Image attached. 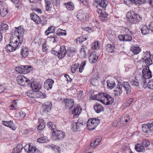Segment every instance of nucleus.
Wrapping results in <instances>:
<instances>
[{"instance_id":"34","label":"nucleus","mask_w":153,"mask_h":153,"mask_svg":"<svg viewBox=\"0 0 153 153\" xmlns=\"http://www.w3.org/2000/svg\"><path fill=\"white\" fill-rule=\"evenodd\" d=\"M120 118L116 120L113 123V126L118 127L123 126V124Z\"/></svg>"},{"instance_id":"39","label":"nucleus","mask_w":153,"mask_h":153,"mask_svg":"<svg viewBox=\"0 0 153 153\" xmlns=\"http://www.w3.org/2000/svg\"><path fill=\"white\" fill-rule=\"evenodd\" d=\"M141 32L143 35H146L149 32V29L146 25H144L141 29Z\"/></svg>"},{"instance_id":"7","label":"nucleus","mask_w":153,"mask_h":153,"mask_svg":"<svg viewBox=\"0 0 153 153\" xmlns=\"http://www.w3.org/2000/svg\"><path fill=\"white\" fill-rule=\"evenodd\" d=\"M94 6L97 7L99 10L104 11L107 3L105 0H95L93 2Z\"/></svg>"},{"instance_id":"2","label":"nucleus","mask_w":153,"mask_h":153,"mask_svg":"<svg viewBox=\"0 0 153 153\" xmlns=\"http://www.w3.org/2000/svg\"><path fill=\"white\" fill-rule=\"evenodd\" d=\"M126 17L128 21L132 24L136 23L138 22L140 19L138 14L131 11L127 13Z\"/></svg>"},{"instance_id":"53","label":"nucleus","mask_w":153,"mask_h":153,"mask_svg":"<svg viewBox=\"0 0 153 153\" xmlns=\"http://www.w3.org/2000/svg\"><path fill=\"white\" fill-rule=\"evenodd\" d=\"M86 64V61H84L82 62L79 68V72L80 73H82V71L83 70L84 67L85 65Z\"/></svg>"},{"instance_id":"28","label":"nucleus","mask_w":153,"mask_h":153,"mask_svg":"<svg viewBox=\"0 0 153 153\" xmlns=\"http://www.w3.org/2000/svg\"><path fill=\"white\" fill-rule=\"evenodd\" d=\"M76 52V48L73 47H70L68 49L67 53L69 56L72 57Z\"/></svg>"},{"instance_id":"49","label":"nucleus","mask_w":153,"mask_h":153,"mask_svg":"<svg viewBox=\"0 0 153 153\" xmlns=\"http://www.w3.org/2000/svg\"><path fill=\"white\" fill-rule=\"evenodd\" d=\"M30 81L28 79L26 78V80H23L22 83H20V84H19L20 85L24 86H28L29 84L30 83Z\"/></svg>"},{"instance_id":"30","label":"nucleus","mask_w":153,"mask_h":153,"mask_svg":"<svg viewBox=\"0 0 153 153\" xmlns=\"http://www.w3.org/2000/svg\"><path fill=\"white\" fill-rule=\"evenodd\" d=\"M28 50L26 47L23 48L21 51V55L24 58L27 57L29 54Z\"/></svg>"},{"instance_id":"22","label":"nucleus","mask_w":153,"mask_h":153,"mask_svg":"<svg viewBox=\"0 0 153 153\" xmlns=\"http://www.w3.org/2000/svg\"><path fill=\"white\" fill-rule=\"evenodd\" d=\"M127 1H129L131 3H134L137 6L140 4H144L146 2V1L145 0H124V2L125 3L127 2Z\"/></svg>"},{"instance_id":"13","label":"nucleus","mask_w":153,"mask_h":153,"mask_svg":"<svg viewBox=\"0 0 153 153\" xmlns=\"http://www.w3.org/2000/svg\"><path fill=\"white\" fill-rule=\"evenodd\" d=\"M54 83V81L52 79H47L45 82L44 83V87L47 90L52 88V85Z\"/></svg>"},{"instance_id":"6","label":"nucleus","mask_w":153,"mask_h":153,"mask_svg":"<svg viewBox=\"0 0 153 153\" xmlns=\"http://www.w3.org/2000/svg\"><path fill=\"white\" fill-rule=\"evenodd\" d=\"M19 42L18 41L16 40L13 42V41H10V44L7 45L5 47V49L7 51L9 52H13L18 49L21 45H19Z\"/></svg>"},{"instance_id":"4","label":"nucleus","mask_w":153,"mask_h":153,"mask_svg":"<svg viewBox=\"0 0 153 153\" xmlns=\"http://www.w3.org/2000/svg\"><path fill=\"white\" fill-rule=\"evenodd\" d=\"M52 138L53 140L55 141H61L65 137V133L63 131L59 130H56L52 132Z\"/></svg>"},{"instance_id":"18","label":"nucleus","mask_w":153,"mask_h":153,"mask_svg":"<svg viewBox=\"0 0 153 153\" xmlns=\"http://www.w3.org/2000/svg\"><path fill=\"white\" fill-rule=\"evenodd\" d=\"M98 57L97 55L96 52H92L89 57V61L91 63H95L98 59Z\"/></svg>"},{"instance_id":"55","label":"nucleus","mask_w":153,"mask_h":153,"mask_svg":"<svg viewBox=\"0 0 153 153\" xmlns=\"http://www.w3.org/2000/svg\"><path fill=\"white\" fill-rule=\"evenodd\" d=\"M124 41H131L132 39L131 36L128 35H125L124 37Z\"/></svg>"},{"instance_id":"19","label":"nucleus","mask_w":153,"mask_h":153,"mask_svg":"<svg viewBox=\"0 0 153 153\" xmlns=\"http://www.w3.org/2000/svg\"><path fill=\"white\" fill-rule=\"evenodd\" d=\"M71 126L72 130L74 132L79 131L81 130V128L79 124L74 121H73Z\"/></svg>"},{"instance_id":"14","label":"nucleus","mask_w":153,"mask_h":153,"mask_svg":"<svg viewBox=\"0 0 153 153\" xmlns=\"http://www.w3.org/2000/svg\"><path fill=\"white\" fill-rule=\"evenodd\" d=\"M67 51L65 46L62 45L60 47L58 51V57L59 59H62L65 56Z\"/></svg>"},{"instance_id":"1","label":"nucleus","mask_w":153,"mask_h":153,"mask_svg":"<svg viewBox=\"0 0 153 153\" xmlns=\"http://www.w3.org/2000/svg\"><path fill=\"white\" fill-rule=\"evenodd\" d=\"M92 99L100 101L105 105L111 104L114 102V99L105 93H99L97 95L92 96Z\"/></svg>"},{"instance_id":"31","label":"nucleus","mask_w":153,"mask_h":153,"mask_svg":"<svg viewBox=\"0 0 153 153\" xmlns=\"http://www.w3.org/2000/svg\"><path fill=\"white\" fill-rule=\"evenodd\" d=\"M131 51L134 54H137L140 51L141 49L139 47L133 46L131 47Z\"/></svg>"},{"instance_id":"12","label":"nucleus","mask_w":153,"mask_h":153,"mask_svg":"<svg viewBox=\"0 0 153 153\" xmlns=\"http://www.w3.org/2000/svg\"><path fill=\"white\" fill-rule=\"evenodd\" d=\"M63 103H64L65 105L66 108H69L71 110V108H73L74 105V101L72 99H66L63 101Z\"/></svg>"},{"instance_id":"54","label":"nucleus","mask_w":153,"mask_h":153,"mask_svg":"<svg viewBox=\"0 0 153 153\" xmlns=\"http://www.w3.org/2000/svg\"><path fill=\"white\" fill-rule=\"evenodd\" d=\"M80 55H81L82 57H85L86 53L84 47H82L80 50Z\"/></svg>"},{"instance_id":"52","label":"nucleus","mask_w":153,"mask_h":153,"mask_svg":"<svg viewBox=\"0 0 153 153\" xmlns=\"http://www.w3.org/2000/svg\"><path fill=\"white\" fill-rule=\"evenodd\" d=\"M141 144L143 146H145V147H148L150 145L149 141L148 140L145 139L143 140Z\"/></svg>"},{"instance_id":"63","label":"nucleus","mask_w":153,"mask_h":153,"mask_svg":"<svg viewBox=\"0 0 153 153\" xmlns=\"http://www.w3.org/2000/svg\"><path fill=\"white\" fill-rule=\"evenodd\" d=\"M77 122V123L78 124H79L81 128L84 126L85 124V122L79 120V119L78 120Z\"/></svg>"},{"instance_id":"50","label":"nucleus","mask_w":153,"mask_h":153,"mask_svg":"<svg viewBox=\"0 0 153 153\" xmlns=\"http://www.w3.org/2000/svg\"><path fill=\"white\" fill-rule=\"evenodd\" d=\"M48 146L49 148L52 149H53L54 151V152L57 151V150H58L60 149V148L59 147L53 144L49 145Z\"/></svg>"},{"instance_id":"26","label":"nucleus","mask_w":153,"mask_h":153,"mask_svg":"<svg viewBox=\"0 0 153 153\" xmlns=\"http://www.w3.org/2000/svg\"><path fill=\"white\" fill-rule=\"evenodd\" d=\"M122 85H123V90L124 89L127 93L128 92L131 91V87L128 82H123Z\"/></svg>"},{"instance_id":"57","label":"nucleus","mask_w":153,"mask_h":153,"mask_svg":"<svg viewBox=\"0 0 153 153\" xmlns=\"http://www.w3.org/2000/svg\"><path fill=\"white\" fill-rule=\"evenodd\" d=\"M133 101V99L132 98L130 99L127 102H126L124 104V108H126V107L129 106L132 102Z\"/></svg>"},{"instance_id":"41","label":"nucleus","mask_w":153,"mask_h":153,"mask_svg":"<svg viewBox=\"0 0 153 153\" xmlns=\"http://www.w3.org/2000/svg\"><path fill=\"white\" fill-rule=\"evenodd\" d=\"M37 141L39 143H43L48 142V140L46 137L45 136L38 138Z\"/></svg>"},{"instance_id":"23","label":"nucleus","mask_w":153,"mask_h":153,"mask_svg":"<svg viewBox=\"0 0 153 153\" xmlns=\"http://www.w3.org/2000/svg\"><path fill=\"white\" fill-rule=\"evenodd\" d=\"M151 126L150 123H148L146 125H143L142 128L143 132L146 133H148L151 131Z\"/></svg>"},{"instance_id":"11","label":"nucleus","mask_w":153,"mask_h":153,"mask_svg":"<svg viewBox=\"0 0 153 153\" xmlns=\"http://www.w3.org/2000/svg\"><path fill=\"white\" fill-rule=\"evenodd\" d=\"M87 15L85 11L80 10L77 15V18L81 21H85L87 19Z\"/></svg>"},{"instance_id":"37","label":"nucleus","mask_w":153,"mask_h":153,"mask_svg":"<svg viewBox=\"0 0 153 153\" xmlns=\"http://www.w3.org/2000/svg\"><path fill=\"white\" fill-rule=\"evenodd\" d=\"M98 12L99 13H100V15L99 17L101 20H103V18H106L108 16V14L106 12H105L103 10H99L98 11Z\"/></svg>"},{"instance_id":"51","label":"nucleus","mask_w":153,"mask_h":153,"mask_svg":"<svg viewBox=\"0 0 153 153\" xmlns=\"http://www.w3.org/2000/svg\"><path fill=\"white\" fill-rule=\"evenodd\" d=\"M36 94L38 95V97H41V98H45L46 97V95L45 94L42 93L40 91H37L36 92Z\"/></svg>"},{"instance_id":"5","label":"nucleus","mask_w":153,"mask_h":153,"mask_svg":"<svg viewBox=\"0 0 153 153\" xmlns=\"http://www.w3.org/2000/svg\"><path fill=\"white\" fill-rule=\"evenodd\" d=\"M100 120L98 119L94 118L89 120L87 123L88 128L90 130L94 129L99 124Z\"/></svg>"},{"instance_id":"47","label":"nucleus","mask_w":153,"mask_h":153,"mask_svg":"<svg viewBox=\"0 0 153 153\" xmlns=\"http://www.w3.org/2000/svg\"><path fill=\"white\" fill-rule=\"evenodd\" d=\"M151 55L150 54V51H146L143 54V57L142 58V59L143 60L145 59H147L149 58H151Z\"/></svg>"},{"instance_id":"24","label":"nucleus","mask_w":153,"mask_h":153,"mask_svg":"<svg viewBox=\"0 0 153 153\" xmlns=\"http://www.w3.org/2000/svg\"><path fill=\"white\" fill-rule=\"evenodd\" d=\"M94 110L97 113H99L104 111V108L100 104L96 103L94 106Z\"/></svg>"},{"instance_id":"48","label":"nucleus","mask_w":153,"mask_h":153,"mask_svg":"<svg viewBox=\"0 0 153 153\" xmlns=\"http://www.w3.org/2000/svg\"><path fill=\"white\" fill-rule=\"evenodd\" d=\"M92 45V48L93 49H98L100 47V45L98 41H95Z\"/></svg>"},{"instance_id":"25","label":"nucleus","mask_w":153,"mask_h":153,"mask_svg":"<svg viewBox=\"0 0 153 153\" xmlns=\"http://www.w3.org/2000/svg\"><path fill=\"white\" fill-rule=\"evenodd\" d=\"M122 122L123 123L124 126L128 122L131 121L129 115H123L120 117Z\"/></svg>"},{"instance_id":"27","label":"nucleus","mask_w":153,"mask_h":153,"mask_svg":"<svg viewBox=\"0 0 153 153\" xmlns=\"http://www.w3.org/2000/svg\"><path fill=\"white\" fill-rule=\"evenodd\" d=\"M56 27L54 26H51L49 27L48 30L45 32V34L46 36H48L51 33H54L55 31Z\"/></svg>"},{"instance_id":"21","label":"nucleus","mask_w":153,"mask_h":153,"mask_svg":"<svg viewBox=\"0 0 153 153\" xmlns=\"http://www.w3.org/2000/svg\"><path fill=\"white\" fill-rule=\"evenodd\" d=\"M82 111L81 108L78 105L74 106L73 109L71 111L72 114L74 115H79Z\"/></svg>"},{"instance_id":"15","label":"nucleus","mask_w":153,"mask_h":153,"mask_svg":"<svg viewBox=\"0 0 153 153\" xmlns=\"http://www.w3.org/2000/svg\"><path fill=\"white\" fill-rule=\"evenodd\" d=\"M8 12V10L4 5V3L0 1V14L1 16L4 17L7 15Z\"/></svg>"},{"instance_id":"10","label":"nucleus","mask_w":153,"mask_h":153,"mask_svg":"<svg viewBox=\"0 0 153 153\" xmlns=\"http://www.w3.org/2000/svg\"><path fill=\"white\" fill-rule=\"evenodd\" d=\"M52 104L50 102H45L41 109V111L45 114H47V112H49L51 110Z\"/></svg>"},{"instance_id":"42","label":"nucleus","mask_w":153,"mask_h":153,"mask_svg":"<svg viewBox=\"0 0 153 153\" xmlns=\"http://www.w3.org/2000/svg\"><path fill=\"white\" fill-rule=\"evenodd\" d=\"M106 46V49L108 52L110 53L113 52L115 48L114 45L108 44Z\"/></svg>"},{"instance_id":"60","label":"nucleus","mask_w":153,"mask_h":153,"mask_svg":"<svg viewBox=\"0 0 153 153\" xmlns=\"http://www.w3.org/2000/svg\"><path fill=\"white\" fill-rule=\"evenodd\" d=\"M45 123H39V125L37 127V129L39 130H42L45 128Z\"/></svg>"},{"instance_id":"32","label":"nucleus","mask_w":153,"mask_h":153,"mask_svg":"<svg viewBox=\"0 0 153 153\" xmlns=\"http://www.w3.org/2000/svg\"><path fill=\"white\" fill-rule=\"evenodd\" d=\"M28 146V152H38V150L36 149L35 146H34L32 144L30 143Z\"/></svg>"},{"instance_id":"3","label":"nucleus","mask_w":153,"mask_h":153,"mask_svg":"<svg viewBox=\"0 0 153 153\" xmlns=\"http://www.w3.org/2000/svg\"><path fill=\"white\" fill-rule=\"evenodd\" d=\"M14 35L16 36L18 39V42H19V45H21L23 41V36L25 32L23 28L21 26L18 27H15Z\"/></svg>"},{"instance_id":"64","label":"nucleus","mask_w":153,"mask_h":153,"mask_svg":"<svg viewBox=\"0 0 153 153\" xmlns=\"http://www.w3.org/2000/svg\"><path fill=\"white\" fill-rule=\"evenodd\" d=\"M130 83L132 85H134L137 86H139V84L138 82L134 80H129Z\"/></svg>"},{"instance_id":"62","label":"nucleus","mask_w":153,"mask_h":153,"mask_svg":"<svg viewBox=\"0 0 153 153\" xmlns=\"http://www.w3.org/2000/svg\"><path fill=\"white\" fill-rule=\"evenodd\" d=\"M27 101L30 103H34L35 102L36 100L35 98L33 97L28 98Z\"/></svg>"},{"instance_id":"33","label":"nucleus","mask_w":153,"mask_h":153,"mask_svg":"<svg viewBox=\"0 0 153 153\" xmlns=\"http://www.w3.org/2000/svg\"><path fill=\"white\" fill-rule=\"evenodd\" d=\"M23 149L22 145L18 144L16 146L14 149L11 153H20Z\"/></svg>"},{"instance_id":"35","label":"nucleus","mask_w":153,"mask_h":153,"mask_svg":"<svg viewBox=\"0 0 153 153\" xmlns=\"http://www.w3.org/2000/svg\"><path fill=\"white\" fill-rule=\"evenodd\" d=\"M136 150L138 152H143L145 150L144 147L141 144L137 143L135 146Z\"/></svg>"},{"instance_id":"29","label":"nucleus","mask_w":153,"mask_h":153,"mask_svg":"<svg viewBox=\"0 0 153 153\" xmlns=\"http://www.w3.org/2000/svg\"><path fill=\"white\" fill-rule=\"evenodd\" d=\"M66 8L69 10H73L74 9V4L72 2H68L67 3L64 4Z\"/></svg>"},{"instance_id":"17","label":"nucleus","mask_w":153,"mask_h":153,"mask_svg":"<svg viewBox=\"0 0 153 153\" xmlns=\"http://www.w3.org/2000/svg\"><path fill=\"white\" fill-rule=\"evenodd\" d=\"M2 124L6 126L9 127L13 130H15L16 128L15 124L13 123L12 120L9 121H2Z\"/></svg>"},{"instance_id":"8","label":"nucleus","mask_w":153,"mask_h":153,"mask_svg":"<svg viewBox=\"0 0 153 153\" xmlns=\"http://www.w3.org/2000/svg\"><path fill=\"white\" fill-rule=\"evenodd\" d=\"M31 68V65H21L15 68V70L20 74H26L29 72V69Z\"/></svg>"},{"instance_id":"46","label":"nucleus","mask_w":153,"mask_h":153,"mask_svg":"<svg viewBox=\"0 0 153 153\" xmlns=\"http://www.w3.org/2000/svg\"><path fill=\"white\" fill-rule=\"evenodd\" d=\"M107 86L109 88L111 89H112L115 86V83L114 81H107Z\"/></svg>"},{"instance_id":"16","label":"nucleus","mask_w":153,"mask_h":153,"mask_svg":"<svg viewBox=\"0 0 153 153\" xmlns=\"http://www.w3.org/2000/svg\"><path fill=\"white\" fill-rule=\"evenodd\" d=\"M114 91L116 92L114 95L116 96L120 95L122 93L123 85L121 83H119L117 87L114 90Z\"/></svg>"},{"instance_id":"43","label":"nucleus","mask_w":153,"mask_h":153,"mask_svg":"<svg viewBox=\"0 0 153 153\" xmlns=\"http://www.w3.org/2000/svg\"><path fill=\"white\" fill-rule=\"evenodd\" d=\"M45 7L46 11H51V9L52 7L50 6L51 3L49 1L45 0Z\"/></svg>"},{"instance_id":"40","label":"nucleus","mask_w":153,"mask_h":153,"mask_svg":"<svg viewBox=\"0 0 153 153\" xmlns=\"http://www.w3.org/2000/svg\"><path fill=\"white\" fill-rule=\"evenodd\" d=\"M87 39L86 37H84V36H82L77 38L76 39L77 43L81 44L83 42Z\"/></svg>"},{"instance_id":"38","label":"nucleus","mask_w":153,"mask_h":153,"mask_svg":"<svg viewBox=\"0 0 153 153\" xmlns=\"http://www.w3.org/2000/svg\"><path fill=\"white\" fill-rule=\"evenodd\" d=\"M143 60V63H145L146 65V67H149L152 64V60L151 58L145 59Z\"/></svg>"},{"instance_id":"56","label":"nucleus","mask_w":153,"mask_h":153,"mask_svg":"<svg viewBox=\"0 0 153 153\" xmlns=\"http://www.w3.org/2000/svg\"><path fill=\"white\" fill-rule=\"evenodd\" d=\"M47 125L48 126L49 128H51V129L53 131H54V130L55 129L56 127L55 125L53 124L52 122H49L47 123Z\"/></svg>"},{"instance_id":"45","label":"nucleus","mask_w":153,"mask_h":153,"mask_svg":"<svg viewBox=\"0 0 153 153\" xmlns=\"http://www.w3.org/2000/svg\"><path fill=\"white\" fill-rule=\"evenodd\" d=\"M8 29V25L6 23H2L0 25V30L5 31Z\"/></svg>"},{"instance_id":"61","label":"nucleus","mask_w":153,"mask_h":153,"mask_svg":"<svg viewBox=\"0 0 153 153\" xmlns=\"http://www.w3.org/2000/svg\"><path fill=\"white\" fill-rule=\"evenodd\" d=\"M27 95L29 97H34V94L33 92V91H28L27 92Z\"/></svg>"},{"instance_id":"36","label":"nucleus","mask_w":153,"mask_h":153,"mask_svg":"<svg viewBox=\"0 0 153 153\" xmlns=\"http://www.w3.org/2000/svg\"><path fill=\"white\" fill-rule=\"evenodd\" d=\"M29 85L31 86L33 91L34 90L36 92L37 90H38L40 88V86L38 84L35 83V82H32Z\"/></svg>"},{"instance_id":"44","label":"nucleus","mask_w":153,"mask_h":153,"mask_svg":"<svg viewBox=\"0 0 153 153\" xmlns=\"http://www.w3.org/2000/svg\"><path fill=\"white\" fill-rule=\"evenodd\" d=\"M26 78L24 76L21 75L18 76L17 80L19 84H20V83H22L23 80H26Z\"/></svg>"},{"instance_id":"9","label":"nucleus","mask_w":153,"mask_h":153,"mask_svg":"<svg viewBox=\"0 0 153 153\" xmlns=\"http://www.w3.org/2000/svg\"><path fill=\"white\" fill-rule=\"evenodd\" d=\"M143 76L144 79H149L152 77L151 72L149 69V67H146L142 70Z\"/></svg>"},{"instance_id":"58","label":"nucleus","mask_w":153,"mask_h":153,"mask_svg":"<svg viewBox=\"0 0 153 153\" xmlns=\"http://www.w3.org/2000/svg\"><path fill=\"white\" fill-rule=\"evenodd\" d=\"M148 82L146 79H143L142 82H141V84L144 88H146L148 87Z\"/></svg>"},{"instance_id":"59","label":"nucleus","mask_w":153,"mask_h":153,"mask_svg":"<svg viewBox=\"0 0 153 153\" xmlns=\"http://www.w3.org/2000/svg\"><path fill=\"white\" fill-rule=\"evenodd\" d=\"M14 4H15L16 7L18 9H20L23 6V4L20 0Z\"/></svg>"},{"instance_id":"20","label":"nucleus","mask_w":153,"mask_h":153,"mask_svg":"<svg viewBox=\"0 0 153 153\" xmlns=\"http://www.w3.org/2000/svg\"><path fill=\"white\" fill-rule=\"evenodd\" d=\"M30 16L32 19L36 24H39L42 22L40 18L34 13H32L30 14Z\"/></svg>"}]
</instances>
